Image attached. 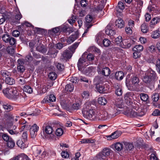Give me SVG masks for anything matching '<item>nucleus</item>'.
<instances>
[{"instance_id":"a18cd8bd","label":"nucleus","mask_w":160,"mask_h":160,"mask_svg":"<svg viewBox=\"0 0 160 160\" xmlns=\"http://www.w3.org/2000/svg\"><path fill=\"white\" fill-rule=\"evenodd\" d=\"M140 97L141 100L144 102L148 101V95L145 93H141L140 94Z\"/></svg>"},{"instance_id":"5fc2aeb1","label":"nucleus","mask_w":160,"mask_h":160,"mask_svg":"<svg viewBox=\"0 0 160 160\" xmlns=\"http://www.w3.org/2000/svg\"><path fill=\"white\" fill-rule=\"evenodd\" d=\"M0 134H2V138L4 141L7 142L10 139L12 138H10L9 136L6 133H0Z\"/></svg>"},{"instance_id":"f8f14e48","label":"nucleus","mask_w":160,"mask_h":160,"mask_svg":"<svg viewBox=\"0 0 160 160\" xmlns=\"http://www.w3.org/2000/svg\"><path fill=\"white\" fill-rule=\"evenodd\" d=\"M142 80L145 83L148 85L153 84L154 82L149 76L147 73L143 76Z\"/></svg>"},{"instance_id":"2f4dec72","label":"nucleus","mask_w":160,"mask_h":160,"mask_svg":"<svg viewBox=\"0 0 160 160\" xmlns=\"http://www.w3.org/2000/svg\"><path fill=\"white\" fill-rule=\"evenodd\" d=\"M160 36V31L158 30L153 31L152 33L151 37L154 39L158 38Z\"/></svg>"},{"instance_id":"9b49d317","label":"nucleus","mask_w":160,"mask_h":160,"mask_svg":"<svg viewBox=\"0 0 160 160\" xmlns=\"http://www.w3.org/2000/svg\"><path fill=\"white\" fill-rule=\"evenodd\" d=\"M105 33H106L111 37V38H113L114 35L115 34V31L114 30L111 28L110 26L108 25L105 28Z\"/></svg>"},{"instance_id":"f704fd0d","label":"nucleus","mask_w":160,"mask_h":160,"mask_svg":"<svg viewBox=\"0 0 160 160\" xmlns=\"http://www.w3.org/2000/svg\"><path fill=\"white\" fill-rule=\"evenodd\" d=\"M5 82L9 85H12L15 83V81L14 79L9 77H7L5 78Z\"/></svg>"},{"instance_id":"c03bdc74","label":"nucleus","mask_w":160,"mask_h":160,"mask_svg":"<svg viewBox=\"0 0 160 160\" xmlns=\"http://www.w3.org/2000/svg\"><path fill=\"white\" fill-rule=\"evenodd\" d=\"M7 146L10 148H12L15 145V143L12 138L10 139L7 142Z\"/></svg>"},{"instance_id":"680f3d73","label":"nucleus","mask_w":160,"mask_h":160,"mask_svg":"<svg viewBox=\"0 0 160 160\" xmlns=\"http://www.w3.org/2000/svg\"><path fill=\"white\" fill-rule=\"evenodd\" d=\"M156 70L157 72L160 73V58H158L156 62Z\"/></svg>"},{"instance_id":"de8ad7c7","label":"nucleus","mask_w":160,"mask_h":160,"mask_svg":"<svg viewBox=\"0 0 160 160\" xmlns=\"http://www.w3.org/2000/svg\"><path fill=\"white\" fill-rule=\"evenodd\" d=\"M80 108V105L78 102L73 103L72 106V108L73 110H78Z\"/></svg>"},{"instance_id":"c9c22d12","label":"nucleus","mask_w":160,"mask_h":160,"mask_svg":"<svg viewBox=\"0 0 160 160\" xmlns=\"http://www.w3.org/2000/svg\"><path fill=\"white\" fill-rule=\"evenodd\" d=\"M143 48V47L140 45H136L133 48V50L134 52H140L142 51Z\"/></svg>"},{"instance_id":"4d7b16f0","label":"nucleus","mask_w":160,"mask_h":160,"mask_svg":"<svg viewBox=\"0 0 160 160\" xmlns=\"http://www.w3.org/2000/svg\"><path fill=\"white\" fill-rule=\"evenodd\" d=\"M102 44L105 47H108L110 46L111 42L108 39H105L102 41Z\"/></svg>"},{"instance_id":"423d86ee","label":"nucleus","mask_w":160,"mask_h":160,"mask_svg":"<svg viewBox=\"0 0 160 160\" xmlns=\"http://www.w3.org/2000/svg\"><path fill=\"white\" fill-rule=\"evenodd\" d=\"M38 127L36 124H34L30 129V135L32 138H34L37 134Z\"/></svg>"},{"instance_id":"4468645a","label":"nucleus","mask_w":160,"mask_h":160,"mask_svg":"<svg viewBox=\"0 0 160 160\" xmlns=\"http://www.w3.org/2000/svg\"><path fill=\"white\" fill-rule=\"evenodd\" d=\"M72 56V53H71L69 50L67 49L63 52L61 57L62 59L66 61L67 59L70 58Z\"/></svg>"},{"instance_id":"412c9836","label":"nucleus","mask_w":160,"mask_h":160,"mask_svg":"<svg viewBox=\"0 0 160 160\" xmlns=\"http://www.w3.org/2000/svg\"><path fill=\"white\" fill-rule=\"evenodd\" d=\"M32 149L33 153L36 156H38L40 154L42 151L40 148L36 146H33Z\"/></svg>"},{"instance_id":"dca6fc26","label":"nucleus","mask_w":160,"mask_h":160,"mask_svg":"<svg viewBox=\"0 0 160 160\" xmlns=\"http://www.w3.org/2000/svg\"><path fill=\"white\" fill-rule=\"evenodd\" d=\"M160 19L158 17L154 18L151 21L149 26L151 28L153 29L154 28L155 25L159 22Z\"/></svg>"},{"instance_id":"473e14b6","label":"nucleus","mask_w":160,"mask_h":160,"mask_svg":"<svg viewBox=\"0 0 160 160\" xmlns=\"http://www.w3.org/2000/svg\"><path fill=\"white\" fill-rule=\"evenodd\" d=\"M110 69L107 67L103 68L102 71V72L103 75L105 76H108L110 74Z\"/></svg>"},{"instance_id":"39448f33","label":"nucleus","mask_w":160,"mask_h":160,"mask_svg":"<svg viewBox=\"0 0 160 160\" xmlns=\"http://www.w3.org/2000/svg\"><path fill=\"white\" fill-rule=\"evenodd\" d=\"M131 81L132 83L131 86L128 87V89L131 91L134 90L136 88V86L139 82V79L136 76L132 77Z\"/></svg>"},{"instance_id":"09e8293b","label":"nucleus","mask_w":160,"mask_h":160,"mask_svg":"<svg viewBox=\"0 0 160 160\" xmlns=\"http://www.w3.org/2000/svg\"><path fill=\"white\" fill-rule=\"evenodd\" d=\"M121 132L119 131H116L112 134V139H115L118 138L121 135Z\"/></svg>"},{"instance_id":"9d476101","label":"nucleus","mask_w":160,"mask_h":160,"mask_svg":"<svg viewBox=\"0 0 160 160\" xmlns=\"http://www.w3.org/2000/svg\"><path fill=\"white\" fill-rule=\"evenodd\" d=\"M147 73L154 82L158 79V77L155 71L152 69H149Z\"/></svg>"},{"instance_id":"774afa93","label":"nucleus","mask_w":160,"mask_h":160,"mask_svg":"<svg viewBox=\"0 0 160 160\" xmlns=\"http://www.w3.org/2000/svg\"><path fill=\"white\" fill-rule=\"evenodd\" d=\"M132 28L130 27H126L125 28V31L127 34L131 35L132 33Z\"/></svg>"},{"instance_id":"7ed1b4c3","label":"nucleus","mask_w":160,"mask_h":160,"mask_svg":"<svg viewBox=\"0 0 160 160\" xmlns=\"http://www.w3.org/2000/svg\"><path fill=\"white\" fill-rule=\"evenodd\" d=\"M82 112L83 116L87 119L93 120L96 119L97 115L93 109L86 107L82 109Z\"/></svg>"},{"instance_id":"c85d7f7f","label":"nucleus","mask_w":160,"mask_h":160,"mask_svg":"<svg viewBox=\"0 0 160 160\" xmlns=\"http://www.w3.org/2000/svg\"><path fill=\"white\" fill-rule=\"evenodd\" d=\"M94 80L95 82L98 83V84H100L105 82L106 81L104 77L99 76L96 77L94 78Z\"/></svg>"},{"instance_id":"6e6552de","label":"nucleus","mask_w":160,"mask_h":160,"mask_svg":"<svg viewBox=\"0 0 160 160\" xmlns=\"http://www.w3.org/2000/svg\"><path fill=\"white\" fill-rule=\"evenodd\" d=\"M96 88L97 91L100 93H105L107 92V88L103 84H98Z\"/></svg>"},{"instance_id":"603ef678","label":"nucleus","mask_w":160,"mask_h":160,"mask_svg":"<svg viewBox=\"0 0 160 160\" xmlns=\"http://www.w3.org/2000/svg\"><path fill=\"white\" fill-rule=\"evenodd\" d=\"M49 78L51 80H55L57 78V74L54 72H51L48 75Z\"/></svg>"},{"instance_id":"e433bc0d","label":"nucleus","mask_w":160,"mask_h":160,"mask_svg":"<svg viewBox=\"0 0 160 160\" xmlns=\"http://www.w3.org/2000/svg\"><path fill=\"white\" fill-rule=\"evenodd\" d=\"M3 107L6 112H9L13 109L12 107L9 104L4 103L2 105Z\"/></svg>"},{"instance_id":"b1692460","label":"nucleus","mask_w":160,"mask_h":160,"mask_svg":"<svg viewBox=\"0 0 160 160\" xmlns=\"http://www.w3.org/2000/svg\"><path fill=\"white\" fill-rule=\"evenodd\" d=\"M77 38V36L76 34L71 35L66 40L68 44H70L73 42Z\"/></svg>"},{"instance_id":"2eb2a0df","label":"nucleus","mask_w":160,"mask_h":160,"mask_svg":"<svg viewBox=\"0 0 160 160\" xmlns=\"http://www.w3.org/2000/svg\"><path fill=\"white\" fill-rule=\"evenodd\" d=\"M96 118L99 120L105 121L108 118V113L107 112H105L103 114L99 113L97 115Z\"/></svg>"},{"instance_id":"8fccbe9b","label":"nucleus","mask_w":160,"mask_h":160,"mask_svg":"<svg viewBox=\"0 0 160 160\" xmlns=\"http://www.w3.org/2000/svg\"><path fill=\"white\" fill-rule=\"evenodd\" d=\"M10 37V35L8 34H4L2 35V38L3 41L6 42L8 43V42L9 39Z\"/></svg>"},{"instance_id":"393cba45","label":"nucleus","mask_w":160,"mask_h":160,"mask_svg":"<svg viewBox=\"0 0 160 160\" xmlns=\"http://www.w3.org/2000/svg\"><path fill=\"white\" fill-rule=\"evenodd\" d=\"M52 84H50L49 85L47 84L46 85L43 86L40 91V93L42 94L45 93L47 91L48 89L52 86Z\"/></svg>"},{"instance_id":"4be33fe9","label":"nucleus","mask_w":160,"mask_h":160,"mask_svg":"<svg viewBox=\"0 0 160 160\" xmlns=\"http://www.w3.org/2000/svg\"><path fill=\"white\" fill-rule=\"evenodd\" d=\"M102 34L101 33H99L97 34L96 37L95 41L100 46H101L102 45Z\"/></svg>"},{"instance_id":"5701e85b","label":"nucleus","mask_w":160,"mask_h":160,"mask_svg":"<svg viewBox=\"0 0 160 160\" xmlns=\"http://www.w3.org/2000/svg\"><path fill=\"white\" fill-rule=\"evenodd\" d=\"M125 8V6L123 3L121 1L118 2L117 6L116 7L117 11L121 12Z\"/></svg>"},{"instance_id":"69168bd1","label":"nucleus","mask_w":160,"mask_h":160,"mask_svg":"<svg viewBox=\"0 0 160 160\" xmlns=\"http://www.w3.org/2000/svg\"><path fill=\"white\" fill-rule=\"evenodd\" d=\"M7 51L8 53L13 54L14 52V49L12 47H8L7 49Z\"/></svg>"},{"instance_id":"13d9d810","label":"nucleus","mask_w":160,"mask_h":160,"mask_svg":"<svg viewBox=\"0 0 160 160\" xmlns=\"http://www.w3.org/2000/svg\"><path fill=\"white\" fill-rule=\"evenodd\" d=\"M152 98L153 101L156 102L158 101L159 98V95L158 93L154 94L152 96Z\"/></svg>"},{"instance_id":"f03ea898","label":"nucleus","mask_w":160,"mask_h":160,"mask_svg":"<svg viewBox=\"0 0 160 160\" xmlns=\"http://www.w3.org/2000/svg\"><path fill=\"white\" fill-rule=\"evenodd\" d=\"M137 107L133 108L132 109L127 110L125 113L127 116L130 117H140L144 116L146 113L145 109L139 108L137 109Z\"/></svg>"},{"instance_id":"f257e3e1","label":"nucleus","mask_w":160,"mask_h":160,"mask_svg":"<svg viewBox=\"0 0 160 160\" xmlns=\"http://www.w3.org/2000/svg\"><path fill=\"white\" fill-rule=\"evenodd\" d=\"M85 54L82 55L78 60V70L82 72H83L86 75H88L90 73H91V74H94L96 72V69L95 68H92V67H90L88 68H86L85 66L86 65V63L87 64V62H86L85 59L83 57Z\"/></svg>"},{"instance_id":"338daca9","label":"nucleus","mask_w":160,"mask_h":160,"mask_svg":"<svg viewBox=\"0 0 160 160\" xmlns=\"http://www.w3.org/2000/svg\"><path fill=\"white\" fill-rule=\"evenodd\" d=\"M22 138L24 142H26L27 140L28 134L27 131H24L22 134Z\"/></svg>"},{"instance_id":"4c0bfd02","label":"nucleus","mask_w":160,"mask_h":160,"mask_svg":"<svg viewBox=\"0 0 160 160\" xmlns=\"http://www.w3.org/2000/svg\"><path fill=\"white\" fill-rule=\"evenodd\" d=\"M111 150L108 148H104L102 151V153L103 155V157H107L109 156L110 154Z\"/></svg>"},{"instance_id":"ddd939ff","label":"nucleus","mask_w":160,"mask_h":160,"mask_svg":"<svg viewBox=\"0 0 160 160\" xmlns=\"http://www.w3.org/2000/svg\"><path fill=\"white\" fill-rule=\"evenodd\" d=\"M86 26L88 27V28H90L92 25L91 22L93 18L92 16L88 15L85 17Z\"/></svg>"},{"instance_id":"58836bf2","label":"nucleus","mask_w":160,"mask_h":160,"mask_svg":"<svg viewBox=\"0 0 160 160\" xmlns=\"http://www.w3.org/2000/svg\"><path fill=\"white\" fill-rule=\"evenodd\" d=\"M44 131L47 134H50L52 133L53 131V129L51 126H47L45 127Z\"/></svg>"},{"instance_id":"864d4df0","label":"nucleus","mask_w":160,"mask_h":160,"mask_svg":"<svg viewBox=\"0 0 160 160\" xmlns=\"http://www.w3.org/2000/svg\"><path fill=\"white\" fill-rule=\"evenodd\" d=\"M63 133V129L61 128H57L56 131V134L57 136H62Z\"/></svg>"},{"instance_id":"a211bd4d","label":"nucleus","mask_w":160,"mask_h":160,"mask_svg":"<svg viewBox=\"0 0 160 160\" xmlns=\"http://www.w3.org/2000/svg\"><path fill=\"white\" fill-rule=\"evenodd\" d=\"M124 147L123 150L124 151H130L134 148V146L132 143H130L127 142H124Z\"/></svg>"},{"instance_id":"49530a36","label":"nucleus","mask_w":160,"mask_h":160,"mask_svg":"<svg viewBox=\"0 0 160 160\" xmlns=\"http://www.w3.org/2000/svg\"><path fill=\"white\" fill-rule=\"evenodd\" d=\"M23 90L24 92H27L28 93H31L32 92L33 90L32 88L29 86H24Z\"/></svg>"},{"instance_id":"0eeeda50","label":"nucleus","mask_w":160,"mask_h":160,"mask_svg":"<svg viewBox=\"0 0 160 160\" xmlns=\"http://www.w3.org/2000/svg\"><path fill=\"white\" fill-rule=\"evenodd\" d=\"M132 43V41L130 39L124 40L120 46L122 48H129L131 47Z\"/></svg>"},{"instance_id":"37998d69","label":"nucleus","mask_w":160,"mask_h":160,"mask_svg":"<svg viewBox=\"0 0 160 160\" xmlns=\"http://www.w3.org/2000/svg\"><path fill=\"white\" fill-rule=\"evenodd\" d=\"M1 74L3 77L7 78L9 77L11 75V73L5 70H2L1 71Z\"/></svg>"},{"instance_id":"7c9ffc66","label":"nucleus","mask_w":160,"mask_h":160,"mask_svg":"<svg viewBox=\"0 0 160 160\" xmlns=\"http://www.w3.org/2000/svg\"><path fill=\"white\" fill-rule=\"evenodd\" d=\"M123 76L124 74L121 71L116 72L115 74L116 78L118 80H122L123 78Z\"/></svg>"},{"instance_id":"0e129e2a","label":"nucleus","mask_w":160,"mask_h":160,"mask_svg":"<svg viewBox=\"0 0 160 160\" xmlns=\"http://www.w3.org/2000/svg\"><path fill=\"white\" fill-rule=\"evenodd\" d=\"M62 157L65 158H67L69 157V154L67 152L65 151H62L61 153Z\"/></svg>"},{"instance_id":"20e7f679","label":"nucleus","mask_w":160,"mask_h":160,"mask_svg":"<svg viewBox=\"0 0 160 160\" xmlns=\"http://www.w3.org/2000/svg\"><path fill=\"white\" fill-rule=\"evenodd\" d=\"M10 96L9 99L16 100L22 96L21 93L18 92L16 88H10Z\"/></svg>"},{"instance_id":"e2e57ef3","label":"nucleus","mask_w":160,"mask_h":160,"mask_svg":"<svg viewBox=\"0 0 160 160\" xmlns=\"http://www.w3.org/2000/svg\"><path fill=\"white\" fill-rule=\"evenodd\" d=\"M21 116H23L24 117H26L28 115H31L33 116H36L37 115L36 113H26L25 112H22L20 113Z\"/></svg>"},{"instance_id":"c756f323","label":"nucleus","mask_w":160,"mask_h":160,"mask_svg":"<svg viewBox=\"0 0 160 160\" xmlns=\"http://www.w3.org/2000/svg\"><path fill=\"white\" fill-rule=\"evenodd\" d=\"M5 119L8 121L12 122L14 121V116L11 113H7L5 114Z\"/></svg>"},{"instance_id":"bf43d9fd","label":"nucleus","mask_w":160,"mask_h":160,"mask_svg":"<svg viewBox=\"0 0 160 160\" xmlns=\"http://www.w3.org/2000/svg\"><path fill=\"white\" fill-rule=\"evenodd\" d=\"M10 88H6L3 90V92L6 97L9 98L10 96Z\"/></svg>"},{"instance_id":"79ce46f5","label":"nucleus","mask_w":160,"mask_h":160,"mask_svg":"<svg viewBox=\"0 0 160 160\" xmlns=\"http://www.w3.org/2000/svg\"><path fill=\"white\" fill-rule=\"evenodd\" d=\"M85 54L84 56L83 57V58L85 59V58L86 57H87V59L89 61H92L93 60L94 58V57L92 54L91 53H89L88 55H87V53H84L82 55Z\"/></svg>"},{"instance_id":"bb28decb","label":"nucleus","mask_w":160,"mask_h":160,"mask_svg":"<svg viewBox=\"0 0 160 160\" xmlns=\"http://www.w3.org/2000/svg\"><path fill=\"white\" fill-rule=\"evenodd\" d=\"M25 142L23 140H19L17 141V144L20 148L23 149L27 147V145L25 144Z\"/></svg>"},{"instance_id":"cd10ccee","label":"nucleus","mask_w":160,"mask_h":160,"mask_svg":"<svg viewBox=\"0 0 160 160\" xmlns=\"http://www.w3.org/2000/svg\"><path fill=\"white\" fill-rule=\"evenodd\" d=\"M14 13L16 14L15 15V18L16 20H19L22 17L18 9L16 8L14 10Z\"/></svg>"},{"instance_id":"aec40b11","label":"nucleus","mask_w":160,"mask_h":160,"mask_svg":"<svg viewBox=\"0 0 160 160\" xmlns=\"http://www.w3.org/2000/svg\"><path fill=\"white\" fill-rule=\"evenodd\" d=\"M79 43L78 42H75L72 45L70 46L68 48V49L69 52L71 53H72V55L75 52L76 49L77 48L78 46Z\"/></svg>"},{"instance_id":"a878e982","label":"nucleus","mask_w":160,"mask_h":160,"mask_svg":"<svg viewBox=\"0 0 160 160\" xmlns=\"http://www.w3.org/2000/svg\"><path fill=\"white\" fill-rule=\"evenodd\" d=\"M131 96L129 93H127L125 96L124 98L125 102L128 105H131L132 103Z\"/></svg>"},{"instance_id":"72a5a7b5","label":"nucleus","mask_w":160,"mask_h":160,"mask_svg":"<svg viewBox=\"0 0 160 160\" xmlns=\"http://www.w3.org/2000/svg\"><path fill=\"white\" fill-rule=\"evenodd\" d=\"M98 103L102 105H104L107 103L106 99L102 97H99L98 100Z\"/></svg>"},{"instance_id":"3c124183","label":"nucleus","mask_w":160,"mask_h":160,"mask_svg":"<svg viewBox=\"0 0 160 160\" xmlns=\"http://www.w3.org/2000/svg\"><path fill=\"white\" fill-rule=\"evenodd\" d=\"M74 89V87L72 84H68L66 85L65 87L66 90L68 92H71Z\"/></svg>"},{"instance_id":"6ab92c4d","label":"nucleus","mask_w":160,"mask_h":160,"mask_svg":"<svg viewBox=\"0 0 160 160\" xmlns=\"http://www.w3.org/2000/svg\"><path fill=\"white\" fill-rule=\"evenodd\" d=\"M36 49L37 51L43 53H45L47 51L45 47L43 44L40 43L38 45L37 44Z\"/></svg>"},{"instance_id":"052dcab7","label":"nucleus","mask_w":160,"mask_h":160,"mask_svg":"<svg viewBox=\"0 0 160 160\" xmlns=\"http://www.w3.org/2000/svg\"><path fill=\"white\" fill-rule=\"evenodd\" d=\"M103 156L101 152L99 153L95 158L94 160H102L105 159V158L103 157Z\"/></svg>"},{"instance_id":"1a4fd4ad","label":"nucleus","mask_w":160,"mask_h":160,"mask_svg":"<svg viewBox=\"0 0 160 160\" xmlns=\"http://www.w3.org/2000/svg\"><path fill=\"white\" fill-rule=\"evenodd\" d=\"M56 97L53 94H51L49 96L46 97L42 101L43 103H48L50 102H53L56 100Z\"/></svg>"},{"instance_id":"ea45409f","label":"nucleus","mask_w":160,"mask_h":160,"mask_svg":"<svg viewBox=\"0 0 160 160\" xmlns=\"http://www.w3.org/2000/svg\"><path fill=\"white\" fill-rule=\"evenodd\" d=\"M141 31L144 33H147L148 30L147 25L145 23L141 25Z\"/></svg>"},{"instance_id":"a19ab883","label":"nucleus","mask_w":160,"mask_h":160,"mask_svg":"<svg viewBox=\"0 0 160 160\" xmlns=\"http://www.w3.org/2000/svg\"><path fill=\"white\" fill-rule=\"evenodd\" d=\"M114 147L115 149L118 151L123 149L124 147L123 144L120 142L116 143Z\"/></svg>"},{"instance_id":"f3484780","label":"nucleus","mask_w":160,"mask_h":160,"mask_svg":"<svg viewBox=\"0 0 160 160\" xmlns=\"http://www.w3.org/2000/svg\"><path fill=\"white\" fill-rule=\"evenodd\" d=\"M115 26L117 28H123L124 25V22L121 18H118L115 22Z\"/></svg>"},{"instance_id":"6e6d98bb","label":"nucleus","mask_w":160,"mask_h":160,"mask_svg":"<svg viewBox=\"0 0 160 160\" xmlns=\"http://www.w3.org/2000/svg\"><path fill=\"white\" fill-rule=\"evenodd\" d=\"M114 41L116 44H120H120L122 43H121V42H122L123 41L122 40V38L121 36H119L115 38Z\"/></svg>"}]
</instances>
